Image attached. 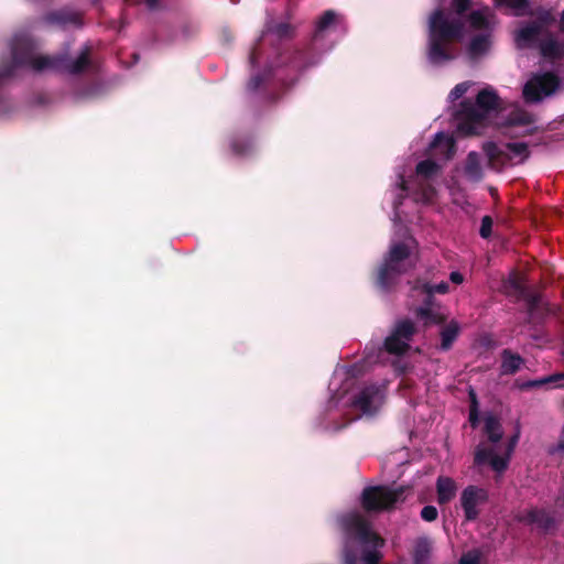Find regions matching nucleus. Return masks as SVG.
Here are the masks:
<instances>
[{
    "mask_svg": "<svg viewBox=\"0 0 564 564\" xmlns=\"http://www.w3.org/2000/svg\"><path fill=\"white\" fill-rule=\"evenodd\" d=\"M441 166L435 161L427 159L420 161L413 174L406 177L405 167L397 170V183L392 189L394 236L391 240L387 256L379 267L377 284L379 288L389 289L397 279L413 269L419 260V245L410 234H401L403 212L400 209L402 199L411 197L414 203L422 205L433 204L436 189L435 183L440 175Z\"/></svg>",
    "mask_w": 564,
    "mask_h": 564,
    "instance_id": "nucleus-1",
    "label": "nucleus"
},
{
    "mask_svg": "<svg viewBox=\"0 0 564 564\" xmlns=\"http://www.w3.org/2000/svg\"><path fill=\"white\" fill-rule=\"evenodd\" d=\"M498 21L489 7L471 11L462 22L459 19L449 21L442 10L434 11L429 20L427 59L441 66L456 57L455 40L465 35L469 37L468 53L471 57L488 52L494 30Z\"/></svg>",
    "mask_w": 564,
    "mask_h": 564,
    "instance_id": "nucleus-2",
    "label": "nucleus"
},
{
    "mask_svg": "<svg viewBox=\"0 0 564 564\" xmlns=\"http://www.w3.org/2000/svg\"><path fill=\"white\" fill-rule=\"evenodd\" d=\"M90 65L89 47L83 48L80 54L70 59L66 55L48 56L36 52V45L26 32L13 35L10 42V61L0 67V80L9 78L20 69L35 72L55 69L67 74H79Z\"/></svg>",
    "mask_w": 564,
    "mask_h": 564,
    "instance_id": "nucleus-3",
    "label": "nucleus"
},
{
    "mask_svg": "<svg viewBox=\"0 0 564 564\" xmlns=\"http://www.w3.org/2000/svg\"><path fill=\"white\" fill-rule=\"evenodd\" d=\"M356 372V366L350 368L338 367L335 369L329 382L330 399L327 408L330 410L339 406H352L364 415H372L383 404L386 395L384 386H362L352 392Z\"/></svg>",
    "mask_w": 564,
    "mask_h": 564,
    "instance_id": "nucleus-4",
    "label": "nucleus"
},
{
    "mask_svg": "<svg viewBox=\"0 0 564 564\" xmlns=\"http://www.w3.org/2000/svg\"><path fill=\"white\" fill-rule=\"evenodd\" d=\"M341 525L347 533L345 543V564H357L358 556L350 550V544L356 543L360 552V561L364 564H378L382 558L381 549L384 540L372 529L369 521L358 511L344 514L340 518Z\"/></svg>",
    "mask_w": 564,
    "mask_h": 564,
    "instance_id": "nucleus-5",
    "label": "nucleus"
},
{
    "mask_svg": "<svg viewBox=\"0 0 564 564\" xmlns=\"http://www.w3.org/2000/svg\"><path fill=\"white\" fill-rule=\"evenodd\" d=\"M485 433L488 441L480 443L475 453V464H488L498 474L508 467L510 457L519 441V431L507 442L502 443V429L498 419L492 414L485 416Z\"/></svg>",
    "mask_w": 564,
    "mask_h": 564,
    "instance_id": "nucleus-6",
    "label": "nucleus"
},
{
    "mask_svg": "<svg viewBox=\"0 0 564 564\" xmlns=\"http://www.w3.org/2000/svg\"><path fill=\"white\" fill-rule=\"evenodd\" d=\"M499 106L500 99L491 87L481 89L475 102L465 100L455 111L454 121L457 132L462 135L481 133Z\"/></svg>",
    "mask_w": 564,
    "mask_h": 564,
    "instance_id": "nucleus-7",
    "label": "nucleus"
},
{
    "mask_svg": "<svg viewBox=\"0 0 564 564\" xmlns=\"http://www.w3.org/2000/svg\"><path fill=\"white\" fill-rule=\"evenodd\" d=\"M482 151L492 170H500L508 164H520L529 156L528 145L523 142H510L502 145L486 142L482 145Z\"/></svg>",
    "mask_w": 564,
    "mask_h": 564,
    "instance_id": "nucleus-8",
    "label": "nucleus"
},
{
    "mask_svg": "<svg viewBox=\"0 0 564 564\" xmlns=\"http://www.w3.org/2000/svg\"><path fill=\"white\" fill-rule=\"evenodd\" d=\"M560 87V78L552 72L533 74L523 86V98L527 102L536 104L551 97Z\"/></svg>",
    "mask_w": 564,
    "mask_h": 564,
    "instance_id": "nucleus-9",
    "label": "nucleus"
},
{
    "mask_svg": "<svg viewBox=\"0 0 564 564\" xmlns=\"http://www.w3.org/2000/svg\"><path fill=\"white\" fill-rule=\"evenodd\" d=\"M345 31L343 17L333 10L326 11L316 24L313 36L315 48H322L325 43H329L327 48H332L334 43L340 39Z\"/></svg>",
    "mask_w": 564,
    "mask_h": 564,
    "instance_id": "nucleus-10",
    "label": "nucleus"
},
{
    "mask_svg": "<svg viewBox=\"0 0 564 564\" xmlns=\"http://www.w3.org/2000/svg\"><path fill=\"white\" fill-rule=\"evenodd\" d=\"M404 491L405 489L403 487H367L364 489L361 495L362 507L367 511H380L388 509L404 498Z\"/></svg>",
    "mask_w": 564,
    "mask_h": 564,
    "instance_id": "nucleus-11",
    "label": "nucleus"
},
{
    "mask_svg": "<svg viewBox=\"0 0 564 564\" xmlns=\"http://www.w3.org/2000/svg\"><path fill=\"white\" fill-rule=\"evenodd\" d=\"M449 290V286L446 282H441L437 284H424L422 286V291L426 296V301L424 306L417 310V316L423 321L425 325L430 324H440L446 319L447 314L440 306L436 305L432 301V296L434 293L445 294Z\"/></svg>",
    "mask_w": 564,
    "mask_h": 564,
    "instance_id": "nucleus-12",
    "label": "nucleus"
},
{
    "mask_svg": "<svg viewBox=\"0 0 564 564\" xmlns=\"http://www.w3.org/2000/svg\"><path fill=\"white\" fill-rule=\"evenodd\" d=\"M488 500V491L485 488L469 485L463 489L459 503L467 521H474L480 513V507Z\"/></svg>",
    "mask_w": 564,
    "mask_h": 564,
    "instance_id": "nucleus-13",
    "label": "nucleus"
},
{
    "mask_svg": "<svg viewBox=\"0 0 564 564\" xmlns=\"http://www.w3.org/2000/svg\"><path fill=\"white\" fill-rule=\"evenodd\" d=\"M414 330V325L411 321L403 319L398 322L393 332L384 341V349L393 355H402L409 348Z\"/></svg>",
    "mask_w": 564,
    "mask_h": 564,
    "instance_id": "nucleus-14",
    "label": "nucleus"
},
{
    "mask_svg": "<svg viewBox=\"0 0 564 564\" xmlns=\"http://www.w3.org/2000/svg\"><path fill=\"white\" fill-rule=\"evenodd\" d=\"M545 32V26L540 22L524 23L514 33L516 45L518 48L538 47Z\"/></svg>",
    "mask_w": 564,
    "mask_h": 564,
    "instance_id": "nucleus-15",
    "label": "nucleus"
},
{
    "mask_svg": "<svg viewBox=\"0 0 564 564\" xmlns=\"http://www.w3.org/2000/svg\"><path fill=\"white\" fill-rule=\"evenodd\" d=\"M455 153V141L453 137L445 132L435 134L434 140L430 143L429 154L440 160H448Z\"/></svg>",
    "mask_w": 564,
    "mask_h": 564,
    "instance_id": "nucleus-16",
    "label": "nucleus"
},
{
    "mask_svg": "<svg viewBox=\"0 0 564 564\" xmlns=\"http://www.w3.org/2000/svg\"><path fill=\"white\" fill-rule=\"evenodd\" d=\"M484 156L486 155L484 154ZM485 161H487V158H485ZM486 166L490 167L487 162H482L481 155L478 152L471 151L467 155L464 173L469 181L479 182L484 177Z\"/></svg>",
    "mask_w": 564,
    "mask_h": 564,
    "instance_id": "nucleus-17",
    "label": "nucleus"
},
{
    "mask_svg": "<svg viewBox=\"0 0 564 564\" xmlns=\"http://www.w3.org/2000/svg\"><path fill=\"white\" fill-rule=\"evenodd\" d=\"M538 47L544 58L552 61L560 58L564 53V45L560 43L547 30Z\"/></svg>",
    "mask_w": 564,
    "mask_h": 564,
    "instance_id": "nucleus-18",
    "label": "nucleus"
},
{
    "mask_svg": "<svg viewBox=\"0 0 564 564\" xmlns=\"http://www.w3.org/2000/svg\"><path fill=\"white\" fill-rule=\"evenodd\" d=\"M457 489V484L453 478L440 476L436 480L437 502L440 505L451 502L456 497Z\"/></svg>",
    "mask_w": 564,
    "mask_h": 564,
    "instance_id": "nucleus-19",
    "label": "nucleus"
},
{
    "mask_svg": "<svg viewBox=\"0 0 564 564\" xmlns=\"http://www.w3.org/2000/svg\"><path fill=\"white\" fill-rule=\"evenodd\" d=\"M433 542L426 536L419 538L414 544V564H430Z\"/></svg>",
    "mask_w": 564,
    "mask_h": 564,
    "instance_id": "nucleus-20",
    "label": "nucleus"
},
{
    "mask_svg": "<svg viewBox=\"0 0 564 564\" xmlns=\"http://www.w3.org/2000/svg\"><path fill=\"white\" fill-rule=\"evenodd\" d=\"M48 21L62 25L63 28H80L82 17L78 12L59 11L51 14Z\"/></svg>",
    "mask_w": 564,
    "mask_h": 564,
    "instance_id": "nucleus-21",
    "label": "nucleus"
},
{
    "mask_svg": "<svg viewBox=\"0 0 564 564\" xmlns=\"http://www.w3.org/2000/svg\"><path fill=\"white\" fill-rule=\"evenodd\" d=\"M498 9L506 10L509 14L521 17L529 8V0H492Z\"/></svg>",
    "mask_w": 564,
    "mask_h": 564,
    "instance_id": "nucleus-22",
    "label": "nucleus"
},
{
    "mask_svg": "<svg viewBox=\"0 0 564 564\" xmlns=\"http://www.w3.org/2000/svg\"><path fill=\"white\" fill-rule=\"evenodd\" d=\"M522 520L544 530H549L553 525V519L545 511L538 509L528 511Z\"/></svg>",
    "mask_w": 564,
    "mask_h": 564,
    "instance_id": "nucleus-23",
    "label": "nucleus"
},
{
    "mask_svg": "<svg viewBox=\"0 0 564 564\" xmlns=\"http://www.w3.org/2000/svg\"><path fill=\"white\" fill-rule=\"evenodd\" d=\"M522 362L523 360L519 355L505 350L502 354L501 372L506 375L514 373Z\"/></svg>",
    "mask_w": 564,
    "mask_h": 564,
    "instance_id": "nucleus-24",
    "label": "nucleus"
},
{
    "mask_svg": "<svg viewBox=\"0 0 564 564\" xmlns=\"http://www.w3.org/2000/svg\"><path fill=\"white\" fill-rule=\"evenodd\" d=\"M459 332V326L456 322L452 321L448 325H446L441 332L442 337V348L448 349L453 341L456 339Z\"/></svg>",
    "mask_w": 564,
    "mask_h": 564,
    "instance_id": "nucleus-25",
    "label": "nucleus"
},
{
    "mask_svg": "<svg viewBox=\"0 0 564 564\" xmlns=\"http://www.w3.org/2000/svg\"><path fill=\"white\" fill-rule=\"evenodd\" d=\"M292 34V28L288 23H279V24H272L268 23L267 29L264 33L262 34V37H265L268 35L275 36L278 39H284Z\"/></svg>",
    "mask_w": 564,
    "mask_h": 564,
    "instance_id": "nucleus-26",
    "label": "nucleus"
},
{
    "mask_svg": "<svg viewBox=\"0 0 564 564\" xmlns=\"http://www.w3.org/2000/svg\"><path fill=\"white\" fill-rule=\"evenodd\" d=\"M506 289H512L517 296H522L524 294V288L522 285L521 279L517 274H511L509 276Z\"/></svg>",
    "mask_w": 564,
    "mask_h": 564,
    "instance_id": "nucleus-27",
    "label": "nucleus"
},
{
    "mask_svg": "<svg viewBox=\"0 0 564 564\" xmlns=\"http://www.w3.org/2000/svg\"><path fill=\"white\" fill-rule=\"evenodd\" d=\"M470 86H471V83H469V82H464V83L457 84L448 95L449 101L453 102V101L459 99L462 96H464L467 93V90L469 89Z\"/></svg>",
    "mask_w": 564,
    "mask_h": 564,
    "instance_id": "nucleus-28",
    "label": "nucleus"
},
{
    "mask_svg": "<svg viewBox=\"0 0 564 564\" xmlns=\"http://www.w3.org/2000/svg\"><path fill=\"white\" fill-rule=\"evenodd\" d=\"M532 122V117L523 110H517L510 119L511 124L527 126Z\"/></svg>",
    "mask_w": 564,
    "mask_h": 564,
    "instance_id": "nucleus-29",
    "label": "nucleus"
},
{
    "mask_svg": "<svg viewBox=\"0 0 564 564\" xmlns=\"http://www.w3.org/2000/svg\"><path fill=\"white\" fill-rule=\"evenodd\" d=\"M469 397L471 400V405H470V411H469V420H470L471 425L475 426L477 423V420H478V403L476 400V394L473 390H470Z\"/></svg>",
    "mask_w": 564,
    "mask_h": 564,
    "instance_id": "nucleus-30",
    "label": "nucleus"
},
{
    "mask_svg": "<svg viewBox=\"0 0 564 564\" xmlns=\"http://www.w3.org/2000/svg\"><path fill=\"white\" fill-rule=\"evenodd\" d=\"M557 380H564V376H562V375L549 376V377H545L540 380L530 381L525 386L527 387H541L543 384H549V383L555 382Z\"/></svg>",
    "mask_w": 564,
    "mask_h": 564,
    "instance_id": "nucleus-31",
    "label": "nucleus"
},
{
    "mask_svg": "<svg viewBox=\"0 0 564 564\" xmlns=\"http://www.w3.org/2000/svg\"><path fill=\"white\" fill-rule=\"evenodd\" d=\"M458 564H480V554L478 551H469L462 556Z\"/></svg>",
    "mask_w": 564,
    "mask_h": 564,
    "instance_id": "nucleus-32",
    "label": "nucleus"
},
{
    "mask_svg": "<svg viewBox=\"0 0 564 564\" xmlns=\"http://www.w3.org/2000/svg\"><path fill=\"white\" fill-rule=\"evenodd\" d=\"M469 8V0H453L452 9L456 12L458 17H463V14Z\"/></svg>",
    "mask_w": 564,
    "mask_h": 564,
    "instance_id": "nucleus-33",
    "label": "nucleus"
},
{
    "mask_svg": "<svg viewBox=\"0 0 564 564\" xmlns=\"http://www.w3.org/2000/svg\"><path fill=\"white\" fill-rule=\"evenodd\" d=\"M437 509L434 506H425L421 511V517L425 521H434L437 518Z\"/></svg>",
    "mask_w": 564,
    "mask_h": 564,
    "instance_id": "nucleus-34",
    "label": "nucleus"
},
{
    "mask_svg": "<svg viewBox=\"0 0 564 564\" xmlns=\"http://www.w3.org/2000/svg\"><path fill=\"white\" fill-rule=\"evenodd\" d=\"M492 228V220L489 216H485L481 219V226H480V236L482 238H488L491 234Z\"/></svg>",
    "mask_w": 564,
    "mask_h": 564,
    "instance_id": "nucleus-35",
    "label": "nucleus"
},
{
    "mask_svg": "<svg viewBox=\"0 0 564 564\" xmlns=\"http://www.w3.org/2000/svg\"><path fill=\"white\" fill-rule=\"evenodd\" d=\"M263 80H264V75H262V74L253 75L248 83V88L250 90H257L261 86Z\"/></svg>",
    "mask_w": 564,
    "mask_h": 564,
    "instance_id": "nucleus-36",
    "label": "nucleus"
},
{
    "mask_svg": "<svg viewBox=\"0 0 564 564\" xmlns=\"http://www.w3.org/2000/svg\"><path fill=\"white\" fill-rule=\"evenodd\" d=\"M449 280L452 283L454 284H462L464 282V276L460 272L458 271H453L451 274H449Z\"/></svg>",
    "mask_w": 564,
    "mask_h": 564,
    "instance_id": "nucleus-37",
    "label": "nucleus"
},
{
    "mask_svg": "<svg viewBox=\"0 0 564 564\" xmlns=\"http://www.w3.org/2000/svg\"><path fill=\"white\" fill-rule=\"evenodd\" d=\"M249 59H250V64L252 66H257L259 64V62H260V53H259L258 48H253L251 51Z\"/></svg>",
    "mask_w": 564,
    "mask_h": 564,
    "instance_id": "nucleus-38",
    "label": "nucleus"
},
{
    "mask_svg": "<svg viewBox=\"0 0 564 564\" xmlns=\"http://www.w3.org/2000/svg\"><path fill=\"white\" fill-rule=\"evenodd\" d=\"M149 9H155L158 7V0H143Z\"/></svg>",
    "mask_w": 564,
    "mask_h": 564,
    "instance_id": "nucleus-39",
    "label": "nucleus"
},
{
    "mask_svg": "<svg viewBox=\"0 0 564 564\" xmlns=\"http://www.w3.org/2000/svg\"><path fill=\"white\" fill-rule=\"evenodd\" d=\"M232 150H234L236 153H238V154H243V153H245V150H243V149H240V148L238 147V143H237V142H234V143H232Z\"/></svg>",
    "mask_w": 564,
    "mask_h": 564,
    "instance_id": "nucleus-40",
    "label": "nucleus"
},
{
    "mask_svg": "<svg viewBox=\"0 0 564 564\" xmlns=\"http://www.w3.org/2000/svg\"><path fill=\"white\" fill-rule=\"evenodd\" d=\"M272 69H273V64H272V63H269V64H267V66H265V70H264V72H265V74H268V73H271V72H272Z\"/></svg>",
    "mask_w": 564,
    "mask_h": 564,
    "instance_id": "nucleus-41",
    "label": "nucleus"
},
{
    "mask_svg": "<svg viewBox=\"0 0 564 564\" xmlns=\"http://www.w3.org/2000/svg\"><path fill=\"white\" fill-rule=\"evenodd\" d=\"M561 25H562V29L564 30V11L561 14Z\"/></svg>",
    "mask_w": 564,
    "mask_h": 564,
    "instance_id": "nucleus-42",
    "label": "nucleus"
}]
</instances>
